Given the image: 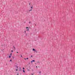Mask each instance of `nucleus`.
I'll return each mask as SVG.
<instances>
[{
  "label": "nucleus",
  "mask_w": 75,
  "mask_h": 75,
  "mask_svg": "<svg viewBox=\"0 0 75 75\" xmlns=\"http://www.w3.org/2000/svg\"><path fill=\"white\" fill-rule=\"evenodd\" d=\"M23 72H25V71H24V70H23Z\"/></svg>",
  "instance_id": "obj_8"
},
{
  "label": "nucleus",
  "mask_w": 75,
  "mask_h": 75,
  "mask_svg": "<svg viewBox=\"0 0 75 75\" xmlns=\"http://www.w3.org/2000/svg\"><path fill=\"white\" fill-rule=\"evenodd\" d=\"M35 25H36V24H35Z\"/></svg>",
  "instance_id": "obj_32"
},
{
  "label": "nucleus",
  "mask_w": 75,
  "mask_h": 75,
  "mask_svg": "<svg viewBox=\"0 0 75 75\" xmlns=\"http://www.w3.org/2000/svg\"><path fill=\"white\" fill-rule=\"evenodd\" d=\"M29 11H32V9H30V10H29Z\"/></svg>",
  "instance_id": "obj_6"
},
{
  "label": "nucleus",
  "mask_w": 75,
  "mask_h": 75,
  "mask_svg": "<svg viewBox=\"0 0 75 75\" xmlns=\"http://www.w3.org/2000/svg\"><path fill=\"white\" fill-rule=\"evenodd\" d=\"M33 62H35V60H32Z\"/></svg>",
  "instance_id": "obj_7"
},
{
  "label": "nucleus",
  "mask_w": 75,
  "mask_h": 75,
  "mask_svg": "<svg viewBox=\"0 0 75 75\" xmlns=\"http://www.w3.org/2000/svg\"><path fill=\"white\" fill-rule=\"evenodd\" d=\"M31 57H33V56L32 55H31Z\"/></svg>",
  "instance_id": "obj_25"
},
{
  "label": "nucleus",
  "mask_w": 75,
  "mask_h": 75,
  "mask_svg": "<svg viewBox=\"0 0 75 75\" xmlns=\"http://www.w3.org/2000/svg\"><path fill=\"white\" fill-rule=\"evenodd\" d=\"M31 62L32 63V62H33V61H31Z\"/></svg>",
  "instance_id": "obj_29"
},
{
  "label": "nucleus",
  "mask_w": 75,
  "mask_h": 75,
  "mask_svg": "<svg viewBox=\"0 0 75 75\" xmlns=\"http://www.w3.org/2000/svg\"><path fill=\"white\" fill-rule=\"evenodd\" d=\"M25 33H26V31H25Z\"/></svg>",
  "instance_id": "obj_24"
},
{
  "label": "nucleus",
  "mask_w": 75,
  "mask_h": 75,
  "mask_svg": "<svg viewBox=\"0 0 75 75\" xmlns=\"http://www.w3.org/2000/svg\"><path fill=\"white\" fill-rule=\"evenodd\" d=\"M9 58H11V55L9 56Z\"/></svg>",
  "instance_id": "obj_5"
},
{
  "label": "nucleus",
  "mask_w": 75,
  "mask_h": 75,
  "mask_svg": "<svg viewBox=\"0 0 75 75\" xmlns=\"http://www.w3.org/2000/svg\"><path fill=\"white\" fill-rule=\"evenodd\" d=\"M24 59H25H25H25V58Z\"/></svg>",
  "instance_id": "obj_26"
},
{
  "label": "nucleus",
  "mask_w": 75,
  "mask_h": 75,
  "mask_svg": "<svg viewBox=\"0 0 75 75\" xmlns=\"http://www.w3.org/2000/svg\"><path fill=\"white\" fill-rule=\"evenodd\" d=\"M29 24H30V23H31V22H29Z\"/></svg>",
  "instance_id": "obj_15"
},
{
  "label": "nucleus",
  "mask_w": 75,
  "mask_h": 75,
  "mask_svg": "<svg viewBox=\"0 0 75 75\" xmlns=\"http://www.w3.org/2000/svg\"><path fill=\"white\" fill-rule=\"evenodd\" d=\"M29 69H30V67H29Z\"/></svg>",
  "instance_id": "obj_22"
},
{
  "label": "nucleus",
  "mask_w": 75,
  "mask_h": 75,
  "mask_svg": "<svg viewBox=\"0 0 75 75\" xmlns=\"http://www.w3.org/2000/svg\"><path fill=\"white\" fill-rule=\"evenodd\" d=\"M27 30H28V31L29 30V29H28Z\"/></svg>",
  "instance_id": "obj_23"
},
{
  "label": "nucleus",
  "mask_w": 75,
  "mask_h": 75,
  "mask_svg": "<svg viewBox=\"0 0 75 75\" xmlns=\"http://www.w3.org/2000/svg\"><path fill=\"white\" fill-rule=\"evenodd\" d=\"M15 67H16L17 69H18V66L17 65H16L15 66Z\"/></svg>",
  "instance_id": "obj_1"
},
{
  "label": "nucleus",
  "mask_w": 75,
  "mask_h": 75,
  "mask_svg": "<svg viewBox=\"0 0 75 75\" xmlns=\"http://www.w3.org/2000/svg\"><path fill=\"white\" fill-rule=\"evenodd\" d=\"M41 71H40V72H39V73H40H40H41Z\"/></svg>",
  "instance_id": "obj_19"
},
{
  "label": "nucleus",
  "mask_w": 75,
  "mask_h": 75,
  "mask_svg": "<svg viewBox=\"0 0 75 75\" xmlns=\"http://www.w3.org/2000/svg\"><path fill=\"white\" fill-rule=\"evenodd\" d=\"M34 71V70H33H33H32V71Z\"/></svg>",
  "instance_id": "obj_27"
},
{
  "label": "nucleus",
  "mask_w": 75,
  "mask_h": 75,
  "mask_svg": "<svg viewBox=\"0 0 75 75\" xmlns=\"http://www.w3.org/2000/svg\"><path fill=\"white\" fill-rule=\"evenodd\" d=\"M21 57H22V55H21Z\"/></svg>",
  "instance_id": "obj_18"
},
{
  "label": "nucleus",
  "mask_w": 75,
  "mask_h": 75,
  "mask_svg": "<svg viewBox=\"0 0 75 75\" xmlns=\"http://www.w3.org/2000/svg\"><path fill=\"white\" fill-rule=\"evenodd\" d=\"M31 75H34V74H31Z\"/></svg>",
  "instance_id": "obj_20"
},
{
  "label": "nucleus",
  "mask_w": 75,
  "mask_h": 75,
  "mask_svg": "<svg viewBox=\"0 0 75 75\" xmlns=\"http://www.w3.org/2000/svg\"><path fill=\"white\" fill-rule=\"evenodd\" d=\"M12 54L11 53L10 54V55H11Z\"/></svg>",
  "instance_id": "obj_17"
},
{
  "label": "nucleus",
  "mask_w": 75,
  "mask_h": 75,
  "mask_svg": "<svg viewBox=\"0 0 75 75\" xmlns=\"http://www.w3.org/2000/svg\"><path fill=\"white\" fill-rule=\"evenodd\" d=\"M28 71H30V70H29V69H28Z\"/></svg>",
  "instance_id": "obj_30"
},
{
  "label": "nucleus",
  "mask_w": 75,
  "mask_h": 75,
  "mask_svg": "<svg viewBox=\"0 0 75 75\" xmlns=\"http://www.w3.org/2000/svg\"><path fill=\"white\" fill-rule=\"evenodd\" d=\"M33 51H35V49H33Z\"/></svg>",
  "instance_id": "obj_3"
},
{
  "label": "nucleus",
  "mask_w": 75,
  "mask_h": 75,
  "mask_svg": "<svg viewBox=\"0 0 75 75\" xmlns=\"http://www.w3.org/2000/svg\"><path fill=\"white\" fill-rule=\"evenodd\" d=\"M37 64H40V62H39V61H38L37 62Z\"/></svg>",
  "instance_id": "obj_4"
},
{
  "label": "nucleus",
  "mask_w": 75,
  "mask_h": 75,
  "mask_svg": "<svg viewBox=\"0 0 75 75\" xmlns=\"http://www.w3.org/2000/svg\"><path fill=\"white\" fill-rule=\"evenodd\" d=\"M13 48H14V50H16V47L14 46H13Z\"/></svg>",
  "instance_id": "obj_2"
},
{
  "label": "nucleus",
  "mask_w": 75,
  "mask_h": 75,
  "mask_svg": "<svg viewBox=\"0 0 75 75\" xmlns=\"http://www.w3.org/2000/svg\"><path fill=\"white\" fill-rule=\"evenodd\" d=\"M18 70H17V69H16V71H17Z\"/></svg>",
  "instance_id": "obj_14"
},
{
  "label": "nucleus",
  "mask_w": 75,
  "mask_h": 75,
  "mask_svg": "<svg viewBox=\"0 0 75 75\" xmlns=\"http://www.w3.org/2000/svg\"><path fill=\"white\" fill-rule=\"evenodd\" d=\"M26 28H28V27H26Z\"/></svg>",
  "instance_id": "obj_21"
},
{
  "label": "nucleus",
  "mask_w": 75,
  "mask_h": 75,
  "mask_svg": "<svg viewBox=\"0 0 75 75\" xmlns=\"http://www.w3.org/2000/svg\"><path fill=\"white\" fill-rule=\"evenodd\" d=\"M20 69H21V67H20Z\"/></svg>",
  "instance_id": "obj_34"
},
{
  "label": "nucleus",
  "mask_w": 75,
  "mask_h": 75,
  "mask_svg": "<svg viewBox=\"0 0 75 75\" xmlns=\"http://www.w3.org/2000/svg\"><path fill=\"white\" fill-rule=\"evenodd\" d=\"M19 75V74H18L17 75Z\"/></svg>",
  "instance_id": "obj_28"
},
{
  "label": "nucleus",
  "mask_w": 75,
  "mask_h": 75,
  "mask_svg": "<svg viewBox=\"0 0 75 75\" xmlns=\"http://www.w3.org/2000/svg\"><path fill=\"white\" fill-rule=\"evenodd\" d=\"M26 59H28V58H27Z\"/></svg>",
  "instance_id": "obj_11"
},
{
  "label": "nucleus",
  "mask_w": 75,
  "mask_h": 75,
  "mask_svg": "<svg viewBox=\"0 0 75 75\" xmlns=\"http://www.w3.org/2000/svg\"><path fill=\"white\" fill-rule=\"evenodd\" d=\"M11 51L12 52H13V50H12Z\"/></svg>",
  "instance_id": "obj_12"
},
{
  "label": "nucleus",
  "mask_w": 75,
  "mask_h": 75,
  "mask_svg": "<svg viewBox=\"0 0 75 75\" xmlns=\"http://www.w3.org/2000/svg\"><path fill=\"white\" fill-rule=\"evenodd\" d=\"M12 58H13V59H14V57L13 56Z\"/></svg>",
  "instance_id": "obj_10"
},
{
  "label": "nucleus",
  "mask_w": 75,
  "mask_h": 75,
  "mask_svg": "<svg viewBox=\"0 0 75 75\" xmlns=\"http://www.w3.org/2000/svg\"><path fill=\"white\" fill-rule=\"evenodd\" d=\"M25 69L24 67L23 68V69L24 70Z\"/></svg>",
  "instance_id": "obj_16"
},
{
  "label": "nucleus",
  "mask_w": 75,
  "mask_h": 75,
  "mask_svg": "<svg viewBox=\"0 0 75 75\" xmlns=\"http://www.w3.org/2000/svg\"><path fill=\"white\" fill-rule=\"evenodd\" d=\"M10 61L11 62V61H12V60H11V59L10 60Z\"/></svg>",
  "instance_id": "obj_9"
},
{
  "label": "nucleus",
  "mask_w": 75,
  "mask_h": 75,
  "mask_svg": "<svg viewBox=\"0 0 75 75\" xmlns=\"http://www.w3.org/2000/svg\"><path fill=\"white\" fill-rule=\"evenodd\" d=\"M29 5H30V3H29Z\"/></svg>",
  "instance_id": "obj_35"
},
{
  "label": "nucleus",
  "mask_w": 75,
  "mask_h": 75,
  "mask_svg": "<svg viewBox=\"0 0 75 75\" xmlns=\"http://www.w3.org/2000/svg\"><path fill=\"white\" fill-rule=\"evenodd\" d=\"M36 68H37L38 67H37V66H36Z\"/></svg>",
  "instance_id": "obj_31"
},
{
  "label": "nucleus",
  "mask_w": 75,
  "mask_h": 75,
  "mask_svg": "<svg viewBox=\"0 0 75 75\" xmlns=\"http://www.w3.org/2000/svg\"><path fill=\"white\" fill-rule=\"evenodd\" d=\"M17 53H18V52H17Z\"/></svg>",
  "instance_id": "obj_33"
},
{
  "label": "nucleus",
  "mask_w": 75,
  "mask_h": 75,
  "mask_svg": "<svg viewBox=\"0 0 75 75\" xmlns=\"http://www.w3.org/2000/svg\"><path fill=\"white\" fill-rule=\"evenodd\" d=\"M31 8L32 9H33V6L31 7Z\"/></svg>",
  "instance_id": "obj_13"
}]
</instances>
